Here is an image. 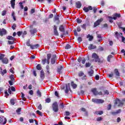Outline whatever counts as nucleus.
Returning <instances> with one entry per match:
<instances>
[{"instance_id": "cd10ccee", "label": "nucleus", "mask_w": 125, "mask_h": 125, "mask_svg": "<svg viewBox=\"0 0 125 125\" xmlns=\"http://www.w3.org/2000/svg\"><path fill=\"white\" fill-rule=\"evenodd\" d=\"M114 73L115 74L116 77H120V72H119L118 69H114Z\"/></svg>"}, {"instance_id": "c756f323", "label": "nucleus", "mask_w": 125, "mask_h": 125, "mask_svg": "<svg viewBox=\"0 0 125 125\" xmlns=\"http://www.w3.org/2000/svg\"><path fill=\"white\" fill-rule=\"evenodd\" d=\"M88 74L89 76H90V77H92V76H93V74H94V71L91 69L89 71H88Z\"/></svg>"}, {"instance_id": "412c9836", "label": "nucleus", "mask_w": 125, "mask_h": 125, "mask_svg": "<svg viewBox=\"0 0 125 125\" xmlns=\"http://www.w3.org/2000/svg\"><path fill=\"white\" fill-rule=\"evenodd\" d=\"M96 48V45H93L92 44H90L88 46V49L91 50L92 49H95Z\"/></svg>"}, {"instance_id": "680f3d73", "label": "nucleus", "mask_w": 125, "mask_h": 125, "mask_svg": "<svg viewBox=\"0 0 125 125\" xmlns=\"http://www.w3.org/2000/svg\"><path fill=\"white\" fill-rule=\"evenodd\" d=\"M55 62H56V60H51V63L53 65H54V64H55Z\"/></svg>"}, {"instance_id": "79ce46f5", "label": "nucleus", "mask_w": 125, "mask_h": 125, "mask_svg": "<svg viewBox=\"0 0 125 125\" xmlns=\"http://www.w3.org/2000/svg\"><path fill=\"white\" fill-rule=\"evenodd\" d=\"M5 56V55L3 54H0V60H2L3 58H4V57Z\"/></svg>"}, {"instance_id": "f8f14e48", "label": "nucleus", "mask_w": 125, "mask_h": 125, "mask_svg": "<svg viewBox=\"0 0 125 125\" xmlns=\"http://www.w3.org/2000/svg\"><path fill=\"white\" fill-rule=\"evenodd\" d=\"M123 36V33L118 32V31L115 32V34L114 35V37L116 38L118 40H119V38H120V37H122Z\"/></svg>"}, {"instance_id": "3c124183", "label": "nucleus", "mask_w": 125, "mask_h": 125, "mask_svg": "<svg viewBox=\"0 0 125 125\" xmlns=\"http://www.w3.org/2000/svg\"><path fill=\"white\" fill-rule=\"evenodd\" d=\"M36 113L41 117H42V113L40 110L36 111Z\"/></svg>"}, {"instance_id": "393cba45", "label": "nucleus", "mask_w": 125, "mask_h": 125, "mask_svg": "<svg viewBox=\"0 0 125 125\" xmlns=\"http://www.w3.org/2000/svg\"><path fill=\"white\" fill-rule=\"evenodd\" d=\"M39 47H40V45L39 44H36L35 45H32V46H31V49H35Z\"/></svg>"}, {"instance_id": "dca6fc26", "label": "nucleus", "mask_w": 125, "mask_h": 125, "mask_svg": "<svg viewBox=\"0 0 125 125\" xmlns=\"http://www.w3.org/2000/svg\"><path fill=\"white\" fill-rule=\"evenodd\" d=\"M117 18H121V14L118 13H115L114 17L112 18L114 20H117Z\"/></svg>"}, {"instance_id": "f257e3e1", "label": "nucleus", "mask_w": 125, "mask_h": 125, "mask_svg": "<svg viewBox=\"0 0 125 125\" xmlns=\"http://www.w3.org/2000/svg\"><path fill=\"white\" fill-rule=\"evenodd\" d=\"M91 58L93 59L92 60V62L95 61V62L98 63H101V60L99 58V56L97 55V54L94 53L92 54Z\"/></svg>"}, {"instance_id": "ea45409f", "label": "nucleus", "mask_w": 125, "mask_h": 125, "mask_svg": "<svg viewBox=\"0 0 125 125\" xmlns=\"http://www.w3.org/2000/svg\"><path fill=\"white\" fill-rule=\"evenodd\" d=\"M21 98L22 99V100H23V101H25L26 100V98L25 97V94H24V93H21Z\"/></svg>"}, {"instance_id": "4be33fe9", "label": "nucleus", "mask_w": 125, "mask_h": 125, "mask_svg": "<svg viewBox=\"0 0 125 125\" xmlns=\"http://www.w3.org/2000/svg\"><path fill=\"white\" fill-rule=\"evenodd\" d=\"M76 5L77 8H81L82 7V3H81V1H78L76 2Z\"/></svg>"}, {"instance_id": "13d9d810", "label": "nucleus", "mask_w": 125, "mask_h": 125, "mask_svg": "<svg viewBox=\"0 0 125 125\" xmlns=\"http://www.w3.org/2000/svg\"><path fill=\"white\" fill-rule=\"evenodd\" d=\"M103 120V118L102 117H98L97 118V122H100Z\"/></svg>"}, {"instance_id": "bf43d9fd", "label": "nucleus", "mask_w": 125, "mask_h": 125, "mask_svg": "<svg viewBox=\"0 0 125 125\" xmlns=\"http://www.w3.org/2000/svg\"><path fill=\"white\" fill-rule=\"evenodd\" d=\"M10 79L11 81H14V76L13 75H11L10 76Z\"/></svg>"}, {"instance_id": "864d4df0", "label": "nucleus", "mask_w": 125, "mask_h": 125, "mask_svg": "<svg viewBox=\"0 0 125 125\" xmlns=\"http://www.w3.org/2000/svg\"><path fill=\"white\" fill-rule=\"evenodd\" d=\"M26 45L27 46H30V48H31V46H32V45H31V43L30 42V41H28L26 42Z\"/></svg>"}, {"instance_id": "a18cd8bd", "label": "nucleus", "mask_w": 125, "mask_h": 125, "mask_svg": "<svg viewBox=\"0 0 125 125\" xmlns=\"http://www.w3.org/2000/svg\"><path fill=\"white\" fill-rule=\"evenodd\" d=\"M85 66L86 68H88V67H90V66H91V63H90V62H86Z\"/></svg>"}, {"instance_id": "f03ea898", "label": "nucleus", "mask_w": 125, "mask_h": 125, "mask_svg": "<svg viewBox=\"0 0 125 125\" xmlns=\"http://www.w3.org/2000/svg\"><path fill=\"white\" fill-rule=\"evenodd\" d=\"M52 107L53 111H54L55 113H57V112L59 111L58 103H57V102H55L54 103H53Z\"/></svg>"}, {"instance_id": "5701e85b", "label": "nucleus", "mask_w": 125, "mask_h": 125, "mask_svg": "<svg viewBox=\"0 0 125 125\" xmlns=\"http://www.w3.org/2000/svg\"><path fill=\"white\" fill-rule=\"evenodd\" d=\"M62 69H64V66L60 65V67L57 68V72H58V73H59V74H61V70Z\"/></svg>"}, {"instance_id": "20e7f679", "label": "nucleus", "mask_w": 125, "mask_h": 125, "mask_svg": "<svg viewBox=\"0 0 125 125\" xmlns=\"http://www.w3.org/2000/svg\"><path fill=\"white\" fill-rule=\"evenodd\" d=\"M103 21V18H101L98 20H97L96 21H95L94 23V27L95 28L96 27H97V26H99L100 25V23Z\"/></svg>"}, {"instance_id": "b1692460", "label": "nucleus", "mask_w": 125, "mask_h": 125, "mask_svg": "<svg viewBox=\"0 0 125 125\" xmlns=\"http://www.w3.org/2000/svg\"><path fill=\"white\" fill-rule=\"evenodd\" d=\"M86 38L87 39H89V42H92V40H93V36H92V35H90V34H88Z\"/></svg>"}, {"instance_id": "4d7b16f0", "label": "nucleus", "mask_w": 125, "mask_h": 125, "mask_svg": "<svg viewBox=\"0 0 125 125\" xmlns=\"http://www.w3.org/2000/svg\"><path fill=\"white\" fill-rule=\"evenodd\" d=\"M10 103L12 105H14V104H15V102L14 101V99H11Z\"/></svg>"}, {"instance_id": "58836bf2", "label": "nucleus", "mask_w": 125, "mask_h": 125, "mask_svg": "<svg viewBox=\"0 0 125 125\" xmlns=\"http://www.w3.org/2000/svg\"><path fill=\"white\" fill-rule=\"evenodd\" d=\"M12 16L13 17V19H14V21H16V18L15 17V13L13 12L12 13Z\"/></svg>"}, {"instance_id": "f704fd0d", "label": "nucleus", "mask_w": 125, "mask_h": 125, "mask_svg": "<svg viewBox=\"0 0 125 125\" xmlns=\"http://www.w3.org/2000/svg\"><path fill=\"white\" fill-rule=\"evenodd\" d=\"M111 58H113V56L111 55H109L107 58L108 62H111Z\"/></svg>"}, {"instance_id": "2eb2a0df", "label": "nucleus", "mask_w": 125, "mask_h": 125, "mask_svg": "<svg viewBox=\"0 0 125 125\" xmlns=\"http://www.w3.org/2000/svg\"><path fill=\"white\" fill-rule=\"evenodd\" d=\"M59 30L60 32L65 33V27H64V25H63V24H62L59 26Z\"/></svg>"}, {"instance_id": "a211bd4d", "label": "nucleus", "mask_w": 125, "mask_h": 125, "mask_svg": "<svg viewBox=\"0 0 125 125\" xmlns=\"http://www.w3.org/2000/svg\"><path fill=\"white\" fill-rule=\"evenodd\" d=\"M29 32L32 36H34L35 34L37 33V29L36 28H33V29H30Z\"/></svg>"}, {"instance_id": "0e129e2a", "label": "nucleus", "mask_w": 125, "mask_h": 125, "mask_svg": "<svg viewBox=\"0 0 125 125\" xmlns=\"http://www.w3.org/2000/svg\"><path fill=\"white\" fill-rule=\"evenodd\" d=\"M114 76V73L113 72H111V74L108 75L109 78H113Z\"/></svg>"}, {"instance_id": "774afa93", "label": "nucleus", "mask_w": 125, "mask_h": 125, "mask_svg": "<svg viewBox=\"0 0 125 125\" xmlns=\"http://www.w3.org/2000/svg\"><path fill=\"white\" fill-rule=\"evenodd\" d=\"M5 14H6V11L4 10L2 12V16H4V15H5Z\"/></svg>"}, {"instance_id": "603ef678", "label": "nucleus", "mask_w": 125, "mask_h": 125, "mask_svg": "<svg viewBox=\"0 0 125 125\" xmlns=\"http://www.w3.org/2000/svg\"><path fill=\"white\" fill-rule=\"evenodd\" d=\"M14 43V40L13 41H8V44H13Z\"/></svg>"}, {"instance_id": "f3484780", "label": "nucleus", "mask_w": 125, "mask_h": 125, "mask_svg": "<svg viewBox=\"0 0 125 125\" xmlns=\"http://www.w3.org/2000/svg\"><path fill=\"white\" fill-rule=\"evenodd\" d=\"M121 113V109H119L116 111H112L111 112V114L113 115V116H116V115H118Z\"/></svg>"}, {"instance_id": "338daca9", "label": "nucleus", "mask_w": 125, "mask_h": 125, "mask_svg": "<svg viewBox=\"0 0 125 125\" xmlns=\"http://www.w3.org/2000/svg\"><path fill=\"white\" fill-rule=\"evenodd\" d=\"M17 26L16 24H14L12 26V29H13V30H15V28H16Z\"/></svg>"}, {"instance_id": "aec40b11", "label": "nucleus", "mask_w": 125, "mask_h": 125, "mask_svg": "<svg viewBox=\"0 0 125 125\" xmlns=\"http://www.w3.org/2000/svg\"><path fill=\"white\" fill-rule=\"evenodd\" d=\"M50 58H51V54H47V64H49V60H50Z\"/></svg>"}, {"instance_id": "72a5a7b5", "label": "nucleus", "mask_w": 125, "mask_h": 125, "mask_svg": "<svg viewBox=\"0 0 125 125\" xmlns=\"http://www.w3.org/2000/svg\"><path fill=\"white\" fill-rule=\"evenodd\" d=\"M51 60H57V57L56 56V54L52 55Z\"/></svg>"}, {"instance_id": "c85d7f7f", "label": "nucleus", "mask_w": 125, "mask_h": 125, "mask_svg": "<svg viewBox=\"0 0 125 125\" xmlns=\"http://www.w3.org/2000/svg\"><path fill=\"white\" fill-rule=\"evenodd\" d=\"M94 114L95 115H103L104 112H103V111L101 110V111H95L94 112Z\"/></svg>"}, {"instance_id": "e433bc0d", "label": "nucleus", "mask_w": 125, "mask_h": 125, "mask_svg": "<svg viewBox=\"0 0 125 125\" xmlns=\"http://www.w3.org/2000/svg\"><path fill=\"white\" fill-rule=\"evenodd\" d=\"M71 86H72L73 88H77V84L74 83V82H71Z\"/></svg>"}, {"instance_id": "8fccbe9b", "label": "nucleus", "mask_w": 125, "mask_h": 125, "mask_svg": "<svg viewBox=\"0 0 125 125\" xmlns=\"http://www.w3.org/2000/svg\"><path fill=\"white\" fill-rule=\"evenodd\" d=\"M121 25V23H118V25L119 28V29H122L123 30V32H125V27H122L120 25Z\"/></svg>"}, {"instance_id": "5fc2aeb1", "label": "nucleus", "mask_w": 125, "mask_h": 125, "mask_svg": "<svg viewBox=\"0 0 125 125\" xmlns=\"http://www.w3.org/2000/svg\"><path fill=\"white\" fill-rule=\"evenodd\" d=\"M70 115H71V113H70V112L67 111H65L64 116H70Z\"/></svg>"}, {"instance_id": "e2e57ef3", "label": "nucleus", "mask_w": 125, "mask_h": 125, "mask_svg": "<svg viewBox=\"0 0 125 125\" xmlns=\"http://www.w3.org/2000/svg\"><path fill=\"white\" fill-rule=\"evenodd\" d=\"M22 31H18L17 32V34L18 36V37H20V36H21V35H22Z\"/></svg>"}, {"instance_id": "c03bdc74", "label": "nucleus", "mask_w": 125, "mask_h": 125, "mask_svg": "<svg viewBox=\"0 0 125 125\" xmlns=\"http://www.w3.org/2000/svg\"><path fill=\"white\" fill-rule=\"evenodd\" d=\"M46 103H50L51 100L49 98H47L45 100Z\"/></svg>"}, {"instance_id": "473e14b6", "label": "nucleus", "mask_w": 125, "mask_h": 125, "mask_svg": "<svg viewBox=\"0 0 125 125\" xmlns=\"http://www.w3.org/2000/svg\"><path fill=\"white\" fill-rule=\"evenodd\" d=\"M36 93L39 97H42V92L40 90H37Z\"/></svg>"}, {"instance_id": "49530a36", "label": "nucleus", "mask_w": 125, "mask_h": 125, "mask_svg": "<svg viewBox=\"0 0 125 125\" xmlns=\"http://www.w3.org/2000/svg\"><path fill=\"white\" fill-rule=\"evenodd\" d=\"M76 21L78 23V24H81L83 22V21L82 20L80 19V18H78L76 19Z\"/></svg>"}, {"instance_id": "a19ab883", "label": "nucleus", "mask_w": 125, "mask_h": 125, "mask_svg": "<svg viewBox=\"0 0 125 125\" xmlns=\"http://www.w3.org/2000/svg\"><path fill=\"white\" fill-rule=\"evenodd\" d=\"M71 46L70 44H67L65 46V49H70L71 48Z\"/></svg>"}, {"instance_id": "c9c22d12", "label": "nucleus", "mask_w": 125, "mask_h": 125, "mask_svg": "<svg viewBox=\"0 0 125 125\" xmlns=\"http://www.w3.org/2000/svg\"><path fill=\"white\" fill-rule=\"evenodd\" d=\"M22 110V108H19L18 109L16 110V112L17 113L18 115H20L21 114L20 112H21Z\"/></svg>"}, {"instance_id": "6ab92c4d", "label": "nucleus", "mask_w": 125, "mask_h": 125, "mask_svg": "<svg viewBox=\"0 0 125 125\" xmlns=\"http://www.w3.org/2000/svg\"><path fill=\"white\" fill-rule=\"evenodd\" d=\"M54 19L55 21H58L57 24V25H59L60 23V20H59V15H55L54 17Z\"/></svg>"}, {"instance_id": "37998d69", "label": "nucleus", "mask_w": 125, "mask_h": 125, "mask_svg": "<svg viewBox=\"0 0 125 125\" xmlns=\"http://www.w3.org/2000/svg\"><path fill=\"white\" fill-rule=\"evenodd\" d=\"M81 27L82 29H84V30H86V24L84 23L83 25H81Z\"/></svg>"}, {"instance_id": "2f4dec72", "label": "nucleus", "mask_w": 125, "mask_h": 125, "mask_svg": "<svg viewBox=\"0 0 125 125\" xmlns=\"http://www.w3.org/2000/svg\"><path fill=\"white\" fill-rule=\"evenodd\" d=\"M11 4L12 7L13 8H14V6H15V0H11Z\"/></svg>"}, {"instance_id": "de8ad7c7", "label": "nucleus", "mask_w": 125, "mask_h": 125, "mask_svg": "<svg viewBox=\"0 0 125 125\" xmlns=\"http://www.w3.org/2000/svg\"><path fill=\"white\" fill-rule=\"evenodd\" d=\"M36 69L38 70H42V66L40 64H38L36 66Z\"/></svg>"}, {"instance_id": "39448f33", "label": "nucleus", "mask_w": 125, "mask_h": 125, "mask_svg": "<svg viewBox=\"0 0 125 125\" xmlns=\"http://www.w3.org/2000/svg\"><path fill=\"white\" fill-rule=\"evenodd\" d=\"M6 122H7V120L6 118L3 116L0 117V124H2V125H5V124H6Z\"/></svg>"}, {"instance_id": "0eeeda50", "label": "nucleus", "mask_w": 125, "mask_h": 125, "mask_svg": "<svg viewBox=\"0 0 125 125\" xmlns=\"http://www.w3.org/2000/svg\"><path fill=\"white\" fill-rule=\"evenodd\" d=\"M91 92H92L93 94L96 96V95H98V91H97V88L95 87L91 89Z\"/></svg>"}, {"instance_id": "7c9ffc66", "label": "nucleus", "mask_w": 125, "mask_h": 125, "mask_svg": "<svg viewBox=\"0 0 125 125\" xmlns=\"http://www.w3.org/2000/svg\"><path fill=\"white\" fill-rule=\"evenodd\" d=\"M6 73H7L6 69H4L3 71H0V74L1 75V76H4V74H6Z\"/></svg>"}, {"instance_id": "423d86ee", "label": "nucleus", "mask_w": 125, "mask_h": 125, "mask_svg": "<svg viewBox=\"0 0 125 125\" xmlns=\"http://www.w3.org/2000/svg\"><path fill=\"white\" fill-rule=\"evenodd\" d=\"M53 30L55 36L58 37V36H59V33H58V30H57V26L54 25L53 26Z\"/></svg>"}, {"instance_id": "bb28decb", "label": "nucleus", "mask_w": 125, "mask_h": 125, "mask_svg": "<svg viewBox=\"0 0 125 125\" xmlns=\"http://www.w3.org/2000/svg\"><path fill=\"white\" fill-rule=\"evenodd\" d=\"M7 40H8L9 41H15V38L11 36H8L7 37Z\"/></svg>"}, {"instance_id": "6e6552de", "label": "nucleus", "mask_w": 125, "mask_h": 125, "mask_svg": "<svg viewBox=\"0 0 125 125\" xmlns=\"http://www.w3.org/2000/svg\"><path fill=\"white\" fill-rule=\"evenodd\" d=\"M79 77H83L82 80H86V75H84V73L83 71H80L79 73Z\"/></svg>"}, {"instance_id": "ddd939ff", "label": "nucleus", "mask_w": 125, "mask_h": 125, "mask_svg": "<svg viewBox=\"0 0 125 125\" xmlns=\"http://www.w3.org/2000/svg\"><path fill=\"white\" fill-rule=\"evenodd\" d=\"M65 87H66V89L65 90V92L67 94L69 92V90H71V88H70V83H68V85L66 84Z\"/></svg>"}, {"instance_id": "09e8293b", "label": "nucleus", "mask_w": 125, "mask_h": 125, "mask_svg": "<svg viewBox=\"0 0 125 125\" xmlns=\"http://www.w3.org/2000/svg\"><path fill=\"white\" fill-rule=\"evenodd\" d=\"M98 9V8H96V7H93V11L94 14H95V13H96Z\"/></svg>"}, {"instance_id": "9b49d317", "label": "nucleus", "mask_w": 125, "mask_h": 125, "mask_svg": "<svg viewBox=\"0 0 125 125\" xmlns=\"http://www.w3.org/2000/svg\"><path fill=\"white\" fill-rule=\"evenodd\" d=\"M115 105H117V104H118V106H123L124 105V102L118 99L115 101Z\"/></svg>"}, {"instance_id": "052dcab7", "label": "nucleus", "mask_w": 125, "mask_h": 125, "mask_svg": "<svg viewBox=\"0 0 125 125\" xmlns=\"http://www.w3.org/2000/svg\"><path fill=\"white\" fill-rule=\"evenodd\" d=\"M60 108H61V109H64V104L61 103L60 104Z\"/></svg>"}, {"instance_id": "4468645a", "label": "nucleus", "mask_w": 125, "mask_h": 125, "mask_svg": "<svg viewBox=\"0 0 125 125\" xmlns=\"http://www.w3.org/2000/svg\"><path fill=\"white\" fill-rule=\"evenodd\" d=\"M45 77V75H44V71H43V70H41L40 72V78L41 80H44Z\"/></svg>"}, {"instance_id": "4c0bfd02", "label": "nucleus", "mask_w": 125, "mask_h": 125, "mask_svg": "<svg viewBox=\"0 0 125 125\" xmlns=\"http://www.w3.org/2000/svg\"><path fill=\"white\" fill-rule=\"evenodd\" d=\"M46 62L47 63V60H46V59H44L42 60V63L43 65H44Z\"/></svg>"}, {"instance_id": "7ed1b4c3", "label": "nucleus", "mask_w": 125, "mask_h": 125, "mask_svg": "<svg viewBox=\"0 0 125 125\" xmlns=\"http://www.w3.org/2000/svg\"><path fill=\"white\" fill-rule=\"evenodd\" d=\"M92 102L96 104H102V103H104V101L100 99H92Z\"/></svg>"}, {"instance_id": "9d476101", "label": "nucleus", "mask_w": 125, "mask_h": 125, "mask_svg": "<svg viewBox=\"0 0 125 125\" xmlns=\"http://www.w3.org/2000/svg\"><path fill=\"white\" fill-rule=\"evenodd\" d=\"M83 10L84 12H88L89 10H92V7L91 6H89L88 7L84 6L83 8Z\"/></svg>"}, {"instance_id": "1a4fd4ad", "label": "nucleus", "mask_w": 125, "mask_h": 125, "mask_svg": "<svg viewBox=\"0 0 125 125\" xmlns=\"http://www.w3.org/2000/svg\"><path fill=\"white\" fill-rule=\"evenodd\" d=\"M6 30L4 28L0 29V36L2 37L4 35H6Z\"/></svg>"}, {"instance_id": "6e6d98bb", "label": "nucleus", "mask_w": 125, "mask_h": 125, "mask_svg": "<svg viewBox=\"0 0 125 125\" xmlns=\"http://www.w3.org/2000/svg\"><path fill=\"white\" fill-rule=\"evenodd\" d=\"M95 80H96V81H99V79H100V77L99 76V75H96L95 76Z\"/></svg>"}, {"instance_id": "69168bd1", "label": "nucleus", "mask_w": 125, "mask_h": 125, "mask_svg": "<svg viewBox=\"0 0 125 125\" xmlns=\"http://www.w3.org/2000/svg\"><path fill=\"white\" fill-rule=\"evenodd\" d=\"M73 32L74 33V35L77 37V36H78V32H77V30L76 29L74 30Z\"/></svg>"}, {"instance_id": "a878e982", "label": "nucleus", "mask_w": 125, "mask_h": 125, "mask_svg": "<svg viewBox=\"0 0 125 125\" xmlns=\"http://www.w3.org/2000/svg\"><path fill=\"white\" fill-rule=\"evenodd\" d=\"M3 64H8V59L6 58H4L1 61Z\"/></svg>"}]
</instances>
